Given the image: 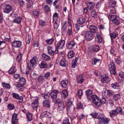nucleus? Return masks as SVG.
<instances>
[{"label": "nucleus", "instance_id": "obj_1", "mask_svg": "<svg viewBox=\"0 0 124 124\" xmlns=\"http://www.w3.org/2000/svg\"><path fill=\"white\" fill-rule=\"evenodd\" d=\"M85 93V96L89 100L92 99L93 103V101L95 100L96 97H97V95L93 94L92 91L90 89H88L86 91Z\"/></svg>", "mask_w": 124, "mask_h": 124}, {"label": "nucleus", "instance_id": "obj_2", "mask_svg": "<svg viewBox=\"0 0 124 124\" xmlns=\"http://www.w3.org/2000/svg\"><path fill=\"white\" fill-rule=\"evenodd\" d=\"M116 15H112L109 14L108 16L109 19L113 22V23L116 25H117L120 23V21L117 19Z\"/></svg>", "mask_w": 124, "mask_h": 124}, {"label": "nucleus", "instance_id": "obj_3", "mask_svg": "<svg viewBox=\"0 0 124 124\" xmlns=\"http://www.w3.org/2000/svg\"><path fill=\"white\" fill-rule=\"evenodd\" d=\"M106 100L104 98H102L101 99H100L97 96L95 100L93 101V103L96 105L98 106H100L101 103H106Z\"/></svg>", "mask_w": 124, "mask_h": 124}, {"label": "nucleus", "instance_id": "obj_4", "mask_svg": "<svg viewBox=\"0 0 124 124\" xmlns=\"http://www.w3.org/2000/svg\"><path fill=\"white\" fill-rule=\"evenodd\" d=\"M38 61L37 58L36 56H34L30 60V64H29L27 65V69L28 70H31V67H32L34 65H36Z\"/></svg>", "mask_w": 124, "mask_h": 124}, {"label": "nucleus", "instance_id": "obj_5", "mask_svg": "<svg viewBox=\"0 0 124 124\" xmlns=\"http://www.w3.org/2000/svg\"><path fill=\"white\" fill-rule=\"evenodd\" d=\"M109 70L110 73L114 75L116 74L115 71V65L114 62H111L109 65Z\"/></svg>", "mask_w": 124, "mask_h": 124}, {"label": "nucleus", "instance_id": "obj_6", "mask_svg": "<svg viewBox=\"0 0 124 124\" xmlns=\"http://www.w3.org/2000/svg\"><path fill=\"white\" fill-rule=\"evenodd\" d=\"M65 41L64 40H62L61 41H59L57 44V46L56 50L54 51L55 54L58 53V50L59 48L61 49L64 46Z\"/></svg>", "mask_w": 124, "mask_h": 124}, {"label": "nucleus", "instance_id": "obj_7", "mask_svg": "<svg viewBox=\"0 0 124 124\" xmlns=\"http://www.w3.org/2000/svg\"><path fill=\"white\" fill-rule=\"evenodd\" d=\"M84 37L88 41L91 40L94 38V35L91 31H87L84 35Z\"/></svg>", "mask_w": 124, "mask_h": 124}, {"label": "nucleus", "instance_id": "obj_8", "mask_svg": "<svg viewBox=\"0 0 124 124\" xmlns=\"http://www.w3.org/2000/svg\"><path fill=\"white\" fill-rule=\"evenodd\" d=\"M3 11L4 12L9 13L11 12L12 9V6L8 5H6L3 7Z\"/></svg>", "mask_w": 124, "mask_h": 124}, {"label": "nucleus", "instance_id": "obj_9", "mask_svg": "<svg viewBox=\"0 0 124 124\" xmlns=\"http://www.w3.org/2000/svg\"><path fill=\"white\" fill-rule=\"evenodd\" d=\"M13 97L15 99L19 100V102L21 103L23 100V97L22 96H20L19 95L15 93H12Z\"/></svg>", "mask_w": 124, "mask_h": 124}, {"label": "nucleus", "instance_id": "obj_10", "mask_svg": "<svg viewBox=\"0 0 124 124\" xmlns=\"http://www.w3.org/2000/svg\"><path fill=\"white\" fill-rule=\"evenodd\" d=\"M75 45V43L74 41L68 42L67 44V48L69 49H71Z\"/></svg>", "mask_w": 124, "mask_h": 124}, {"label": "nucleus", "instance_id": "obj_11", "mask_svg": "<svg viewBox=\"0 0 124 124\" xmlns=\"http://www.w3.org/2000/svg\"><path fill=\"white\" fill-rule=\"evenodd\" d=\"M12 46L15 47L19 48L22 45V42L20 41L15 40L12 43Z\"/></svg>", "mask_w": 124, "mask_h": 124}, {"label": "nucleus", "instance_id": "obj_12", "mask_svg": "<svg viewBox=\"0 0 124 124\" xmlns=\"http://www.w3.org/2000/svg\"><path fill=\"white\" fill-rule=\"evenodd\" d=\"M109 119L106 118L102 117L99 120V124H108L109 121Z\"/></svg>", "mask_w": 124, "mask_h": 124}, {"label": "nucleus", "instance_id": "obj_13", "mask_svg": "<svg viewBox=\"0 0 124 124\" xmlns=\"http://www.w3.org/2000/svg\"><path fill=\"white\" fill-rule=\"evenodd\" d=\"M59 93L58 91L54 90L50 94L51 97L53 100H55L57 97V95Z\"/></svg>", "mask_w": 124, "mask_h": 124}, {"label": "nucleus", "instance_id": "obj_14", "mask_svg": "<svg viewBox=\"0 0 124 124\" xmlns=\"http://www.w3.org/2000/svg\"><path fill=\"white\" fill-rule=\"evenodd\" d=\"M113 92L111 90H108L105 91L103 93V94L105 95L107 98H108L112 96L113 94Z\"/></svg>", "mask_w": 124, "mask_h": 124}, {"label": "nucleus", "instance_id": "obj_15", "mask_svg": "<svg viewBox=\"0 0 124 124\" xmlns=\"http://www.w3.org/2000/svg\"><path fill=\"white\" fill-rule=\"evenodd\" d=\"M17 114L16 113H14L12 117V124H17L18 122L17 118Z\"/></svg>", "mask_w": 124, "mask_h": 124}, {"label": "nucleus", "instance_id": "obj_16", "mask_svg": "<svg viewBox=\"0 0 124 124\" xmlns=\"http://www.w3.org/2000/svg\"><path fill=\"white\" fill-rule=\"evenodd\" d=\"M72 101L70 99H68L66 102L67 105V110H69L71 108H74V106L72 104Z\"/></svg>", "mask_w": 124, "mask_h": 124}, {"label": "nucleus", "instance_id": "obj_17", "mask_svg": "<svg viewBox=\"0 0 124 124\" xmlns=\"http://www.w3.org/2000/svg\"><path fill=\"white\" fill-rule=\"evenodd\" d=\"M90 31L93 33H96L97 31V27L93 25H90L89 26Z\"/></svg>", "mask_w": 124, "mask_h": 124}, {"label": "nucleus", "instance_id": "obj_18", "mask_svg": "<svg viewBox=\"0 0 124 124\" xmlns=\"http://www.w3.org/2000/svg\"><path fill=\"white\" fill-rule=\"evenodd\" d=\"M116 2L114 0H110L109 2V5L110 8H116Z\"/></svg>", "mask_w": 124, "mask_h": 124}, {"label": "nucleus", "instance_id": "obj_19", "mask_svg": "<svg viewBox=\"0 0 124 124\" xmlns=\"http://www.w3.org/2000/svg\"><path fill=\"white\" fill-rule=\"evenodd\" d=\"M86 5L87 8L89 10H92L95 6V4L93 2H88Z\"/></svg>", "mask_w": 124, "mask_h": 124}, {"label": "nucleus", "instance_id": "obj_20", "mask_svg": "<svg viewBox=\"0 0 124 124\" xmlns=\"http://www.w3.org/2000/svg\"><path fill=\"white\" fill-rule=\"evenodd\" d=\"M68 83V80H62L61 81L60 83L61 87L62 88H66L67 86Z\"/></svg>", "mask_w": 124, "mask_h": 124}, {"label": "nucleus", "instance_id": "obj_21", "mask_svg": "<svg viewBox=\"0 0 124 124\" xmlns=\"http://www.w3.org/2000/svg\"><path fill=\"white\" fill-rule=\"evenodd\" d=\"M77 21L78 23L81 25H83L85 22V19L83 17H79Z\"/></svg>", "mask_w": 124, "mask_h": 124}, {"label": "nucleus", "instance_id": "obj_22", "mask_svg": "<svg viewBox=\"0 0 124 124\" xmlns=\"http://www.w3.org/2000/svg\"><path fill=\"white\" fill-rule=\"evenodd\" d=\"M26 82V80L23 77L21 78L20 79L19 83V84L18 85V86L19 87L20 86L22 87L23 85Z\"/></svg>", "mask_w": 124, "mask_h": 124}, {"label": "nucleus", "instance_id": "obj_23", "mask_svg": "<svg viewBox=\"0 0 124 124\" xmlns=\"http://www.w3.org/2000/svg\"><path fill=\"white\" fill-rule=\"evenodd\" d=\"M50 102L49 100H45L43 101V104L44 107L48 108H49L50 107Z\"/></svg>", "mask_w": 124, "mask_h": 124}, {"label": "nucleus", "instance_id": "obj_24", "mask_svg": "<svg viewBox=\"0 0 124 124\" xmlns=\"http://www.w3.org/2000/svg\"><path fill=\"white\" fill-rule=\"evenodd\" d=\"M109 114L111 117H114L115 116H116L118 114L117 111L115 109L111 110Z\"/></svg>", "mask_w": 124, "mask_h": 124}, {"label": "nucleus", "instance_id": "obj_25", "mask_svg": "<svg viewBox=\"0 0 124 124\" xmlns=\"http://www.w3.org/2000/svg\"><path fill=\"white\" fill-rule=\"evenodd\" d=\"M39 66L41 69H44L47 68L48 65L46 62L44 61H42L39 64Z\"/></svg>", "mask_w": 124, "mask_h": 124}, {"label": "nucleus", "instance_id": "obj_26", "mask_svg": "<svg viewBox=\"0 0 124 124\" xmlns=\"http://www.w3.org/2000/svg\"><path fill=\"white\" fill-rule=\"evenodd\" d=\"M16 71V69L14 66H12L8 71V73L9 74L14 73Z\"/></svg>", "mask_w": 124, "mask_h": 124}, {"label": "nucleus", "instance_id": "obj_27", "mask_svg": "<svg viewBox=\"0 0 124 124\" xmlns=\"http://www.w3.org/2000/svg\"><path fill=\"white\" fill-rule=\"evenodd\" d=\"M80 76H78L77 77V81L78 83H82L84 81V79L83 78H82Z\"/></svg>", "mask_w": 124, "mask_h": 124}, {"label": "nucleus", "instance_id": "obj_28", "mask_svg": "<svg viewBox=\"0 0 124 124\" xmlns=\"http://www.w3.org/2000/svg\"><path fill=\"white\" fill-rule=\"evenodd\" d=\"M38 80L39 83H42L45 81V79L43 76H39L38 78Z\"/></svg>", "mask_w": 124, "mask_h": 124}, {"label": "nucleus", "instance_id": "obj_29", "mask_svg": "<svg viewBox=\"0 0 124 124\" xmlns=\"http://www.w3.org/2000/svg\"><path fill=\"white\" fill-rule=\"evenodd\" d=\"M67 62L66 59H62L61 60L60 63V65L63 67H65L66 66V63Z\"/></svg>", "mask_w": 124, "mask_h": 124}, {"label": "nucleus", "instance_id": "obj_30", "mask_svg": "<svg viewBox=\"0 0 124 124\" xmlns=\"http://www.w3.org/2000/svg\"><path fill=\"white\" fill-rule=\"evenodd\" d=\"M22 18L20 17H17L16 18L14 21V23L17 24H19L21 22V20Z\"/></svg>", "mask_w": 124, "mask_h": 124}, {"label": "nucleus", "instance_id": "obj_31", "mask_svg": "<svg viewBox=\"0 0 124 124\" xmlns=\"http://www.w3.org/2000/svg\"><path fill=\"white\" fill-rule=\"evenodd\" d=\"M75 53L73 51H70L69 52L68 54V57L69 58H72L74 56Z\"/></svg>", "mask_w": 124, "mask_h": 124}, {"label": "nucleus", "instance_id": "obj_32", "mask_svg": "<svg viewBox=\"0 0 124 124\" xmlns=\"http://www.w3.org/2000/svg\"><path fill=\"white\" fill-rule=\"evenodd\" d=\"M26 114L28 120L30 121H31L32 119V114L30 112H28Z\"/></svg>", "mask_w": 124, "mask_h": 124}, {"label": "nucleus", "instance_id": "obj_33", "mask_svg": "<svg viewBox=\"0 0 124 124\" xmlns=\"http://www.w3.org/2000/svg\"><path fill=\"white\" fill-rule=\"evenodd\" d=\"M42 56L43 59L45 61H48L49 60L50 58L49 56L44 54H42Z\"/></svg>", "mask_w": 124, "mask_h": 124}, {"label": "nucleus", "instance_id": "obj_34", "mask_svg": "<svg viewBox=\"0 0 124 124\" xmlns=\"http://www.w3.org/2000/svg\"><path fill=\"white\" fill-rule=\"evenodd\" d=\"M49 48H48V53L50 55L52 56L54 55V51L52 50L51 49L52 47H49Z\"/></svg>", "mask_w": 124, "mask_h": 124}, {"label": "nucleus", "instance_id": "obj_35", "mask_svg": "<svg viewBox=\"0 0 124 124\" xmlns=\"http://www.w3.org/2000/svg\"><path fill=\"white\" fill-rule=\"evenodd\" d=\"M120 93L115 94L113 96L114 99L116 101H117L120 99Z\"/></svg>", "mask_w": 124, "mask_h": 124}, {"label": "nucleus", "instance_id": "obj_36", "mask_svg": "<svg viewBox=\"0 0 124 124\" xmlns=\"http://www.w3.org/2000/svg\"><path fill=\"white\" fill-rule=\"evenodd\" d=\"M65 106L63 103H62L58 104V109L59 110H63L64 109Z\"/></svg>", "mask_w": 124, "mask_h": 124}, {"label": "nucleus", "instance_id": "obj_37", "mask_svg": "<svg viewBox=\"0 0 124 124\" xmlns=\"http://www.w3.org/2000/svg\"><path fill=\"white\" fill-rule=\"evenodd\" d=\"M120 86L118 83H116L111 84V86L113 88L116 89L118 88Z\"/></svg>", "mask_w": 124, "mask_h": 124}, {"label": "nucleus", "instance_id": "obj_38", "mask_svg": "<svg viewBox=\"0 0 124 124\" xmlns=\"http://www.w3.org/2000/svg\"><path fill=\"white\" fill-rule=\"evenodd\" d=\"M116 111H117L118 114L119 113H121V114H123V112L122 111V108L120 107H117L116 109Z\"/></svg>", "mask_w": 124, "mask_h": 124}, {"label": "nucleus", "instance_id": "obj_39", "mask_svg": "<svg viewBox=\"0 0 124 124\" xmlns=\"http://www.w3.org/2000/svg\"><path fill=\"white\" fill-rule=\"evenodd\" d=\"M2 85L4 88L8 89H9L11 87L9 84L4 83H2Z\"/></svg>", "mask_w": 124, "mask_h": 124}, {"label": "nucleus", "instance_id": "obj_40", "mask_svg": "<svg viewBox=\"0 0 124 124\" xmlns=\"http://www.w3.org/2000/svg\"><path fill=\"white\" fill-rule=\"evenodd\" d=\"M99 50V48L98 46L96 45L94 46L93 48V51L94 52H97Z\"/></svg>", "mask_w": 124, "mask_h": 124}, {"label": "nucleus", "instance_id": "obj_41", "mask_svg": "<svg viewBox=\"0 0 124 124\" xmlns=\"http://www.w3.org/2000/svg\"><path fill=\"white\" fill-rule=\"evenodd\" d=\"M108 78V76L106 75H104L102 76L101 77V80L102 82H104V81L106 80Z\"/></svg>", "mask_w": 124, "mask_h": 124}, {"label": "nucleus", "instance_id": "obj_42", "mask_svg": "<svg viewBox=\"0 0 124 124\" xmlns=\"http://www.w3.org/2000/svg\"><path fill=\"white\" fill-rule=\"evenodd\" d=\"M100 59H98L95 58H93L92 60V63L93 65H96L98 63L99 61H100Z\"/></svg>", "mask_w": 124, "mask_h": 124}, {"label": "nucleus", "instance_id": "obj_43", "mask_svg": "<svg viewBox=\"0 0 124 124\" xmlns=\"http://www.w3.org/2000/svg\"><path fill=\"white\" fill-rule=\"evenodd\" d=\"M111 38V40L113 39H115L117 36L118 35L116 33H113L110 34Z\"/></svg>", "mask_w": 124, "mask_h": 124}, {"label": "nucleus", "instance_id": "obj_44", "mask_svg": "<svg viewBox=\"0 0 124 124\" xmlns=\"http://www.w3.org/2000/svg\"><path fill=\"white\" fill-rule=\"evenodd\" d=\"M54 41V39L51 38L50 39L46 40V42L48 44H51Z\"/></svg>", "mask_w": 124, "mask_h": 124}, {"label": "nucleus", "instance_id": "obj_45", "mask_svg": "<svg viewBox=\"0 0 124 124\" xmlns=\"http://www.w3.org/2000/svg\"><path fill=\"white\" fill-rule=\"evenodd\" d=\"M62 95L63 97L64 96V98H65L68 95V93L67 92V90H64L62 92Z\"/></svg>", "mask_w": 124, "mask_h": 124}, {"label": "nucleus", "instance_id": "obj_46", "mask_svg": "<svg viewBox=\"0 0 124 124\" xmlns=\"http://www.w3.org/2000/svg\"><path fill=\"white\" fill-rule=\"evenodd\" d=\"M97 13L95 11L93 10L91 12V15L93 17H96L97 16Z\"/></svg>", "mask_w": 124, "mask_h": 124}, {"label": "nucleus", "instance_id": "obj_47", "mask_svg": "<svg viewBox=\"0 0 124 124\" xmlns=\"http://www.w3.org/2000/svg\"><path fill=\"white\" fill-rule=\"evenodd\" d=\"M44 8V9L45 11H46L48 12L50 10V9L49 7L47 5H45Z\"/></svg>", "mask_w": 124, "mask_h": 124}, {"label": "nucleus", "instance_id": "obj_48", "mask_svg": "<svg viewBox=\"0 0 124 124\" xmlns=\"http://www.w3.org/2000/svg\"><path fill=\"white\" fill-rule=\"evenodd\" d=\"M83 94V91L81 90H79L78 91V95L79 97H81Z\"/></svg>", "mask_w": 124, "mask_h": 124}, {"label": "nucleus", "instance_id": "obj_49", "mask_svg": "<svg viewBox=\"0 0 124 124\" xmlns=\"http://www.w3.org/2000/svg\"><path fill=\"white\" fill-rule=\"evenodd\" d=\"M49 95L48 94H46L45 93L42 94V96L45 99H48L49 97Z\"/></svg>", "mask_w": 124, "mask_h": 124}, {"label": "nucleus", "instance_id": "obj_50", "mask_svg": "<svg viewBox=\"0 0 124 124\" xmlns=\"http://www.w3.org/2000/svg\"><path fill=\"white\" fill-rule=\"evenodd\" d=\"M68 33L70 35H71L72 34V28L71 27H69L68 30Z\"/></svg>", "mask_w": 124, "mask_h": 124}, {"label": "nucleus", "instance_id": "obj_51", "mask_svg": "<svg viewBox=\"0 0 124 124\" xmlns=\"http://www.w3.org/2000/svg\"><path fill=\"white\" fill-rule=\"evenodd\" d=\"M8 107L9 109L10 110H12L15 108L14 105L12 104H8Z\"/></svg>", "mask_w": 124, "mask_h": 124}, {"label": "nucleus", "instance_id": "obj_52", "mask_svg": "<svg viewBox=\"0 0 124 124\" xmlns=\"http://www.w3.org/2000/svg\"><path fill=\"white\" fill-rule=\"evenodd\" d=\"M116 8H110L111 13L115 14L116 13Z\"/></svg>", "mask_w": 124, "mask_h": 124}, {"label": "nucleus", "instance_id": "obj_53", "mask_svg": "<svg viewBox=\"0 0 124 124\" xmlns=\"http://www.w3.org/2000/svg\"><path fill=\"white\" fill-rule=\"evenodd\" d=\"M95 115L96 116H95V118L99 119V120H100V119L102 117H102L101 116H100V114L98 113H96V114H95Z\"/></svg>", "mask_w": 124, "mask_h": 124}, {"label": "nucleus", "instance_id": "obj_54", "mask_svg": "<svg viewBox=\"0 0 124 124\" xmlns=\"http://www.w3.org/2000/svg\"><path fill=\"white\" fill-rule=\"evenodd\" d=\"M83 107V105L81 103H78L77 105V109H79L82 108Z\"/></svg>", "mask_w": 124, "mask_h": 124}, {"label": "nucleus", "instance_id": "obj_55", "mask_svg": "<svg viewBox=\"0 0 124 124\" xmlns=\"http://www.w3.org/2000/svg\"><path fill=\"white\" fill-rule=\"evenodd\" d=\"M116 63L118 65H119L121 62V61L119 59L116 58L115 59Z\"/></svg>", "mask_w": 124, "mask_h": 124}, {"label": "nucleus", "instance_id": "obj_56", "mask_svg": "<svg viewBox=\"0 0 124 124\" xmlns=\"http://www.w3.org/2000/svg\"><path fill=\"white\" fill-rule=\"evenodd\" d=\"M33 5V3L32 2H28L27 3V8H29L31 7Z\"/></svg>", "mask_w": 124, "mask_h": 124}, {"label": "nucleus", "instance_id": "obj_57", "mask_svg": "<svg viewBox=\"0 0 124 124\" xmlns=\"http://www.w3.org/2000/svg\"><path fill=\"white\" fill-rule=\"evenodd\" d=\"M46 114L47 115V116L48 117L51 118L52 116V114L49 112H46Z\"/></svg>", "mask_w": 124, "mask_h": 124}, {"label": "nucleus", "instance_id": "obj_58", "mask_svg": "<svg viewBox=\"0 0 124 124\" xmlns=\"http://www.w3.org/2000/svg\"><path fill=\"white\" fill-rule=\"evenodd\" d=\"M33 14L34 16H37L39 14V12L37 10H35L33 12Z\"/></svg>", "mask_w": 124, "mask_h": 124}, {"label": "nucleus", "instance_id": "obj_59", "mask_svg": "<svg viewBox=\"0 0 124 124\" xmlns=\"http://www.w3.org/2000/svg\"><path fill=\"white\" fill-rule=\"evenodd\" d=\"M62 124H70L69 120L68 119H66L63 121Z\"/></svg>", "mask_w": 124, "mask_h": 124}, {"label": "nucleus", "instance_id": "obj_60", "mask_svg": "<svg viewBox=\"0 0 124 124\" xmlns=\"http://www.w3.org/2000/svg\"><path fill=\"white\" fill-rule=\"evenodd\" d=\"M39 24L40 25L42 26H44L46 25L45 22L43 21L40 20L39 21Z\"/></svg>", "mask_w": 124, "mask_h": 124}, {"label": "nucleus", "instance_id": "obj_61", "mask_svg": "<svg viewBox=\"0 0 124 124\" xmlns=\"http://www.w3.org/2000/svg\"><path fill=\"white\" fill-rule=\"evenodd\" d=\"M21 56V54H19V55L17 56V61H18V63H19L20 62V60Z\"/></svg>", "mask_w": 124, "mask_h": 124}, {"label": "nucleus", "instance_id": "obj_62", "mask_svg": "<svg viewBox=\"0 0 124 124\" xmlns=\"http://www.w3.org/2000/svg\"><path fill=\"white\" fill-rule=\"evenodd\" d=\"M17 14L15 12L13 11L10 14V15L12 17H15L17 16Z\"/></svg>", "mask_w": 124, "mask_h": 124}, {"label": "nucleus", "instance_id": "obj_63", "mask_svg": "<svg viewBox=\"0 0 124 124\" xmlns=\"http://www.w3.org/2000/svg\"><path fill=\"white\" fill-rule=\"evenodd\" d=\"M55 103L56 104H59L60 103H61V101L60 99H59L57 98L55 100Z\"/></svg>", "mask_w": 124, "mask_h": 124}, {"label": "nucleus", "instance_id": "obj_64", "mask_svg": "<svg viewBox=\"0 0 124 124\" xmlns=\"http://www.w3.org/2000/svg\"><path fill=\"white\" fill-rule=\"evenodd\" d=\"M32 106L33 109H36L37 108L38 105L37 104H34L33 103H32Z\"/></svg>", "mask_w": 124, "mask_h": 124}]
</instances>
